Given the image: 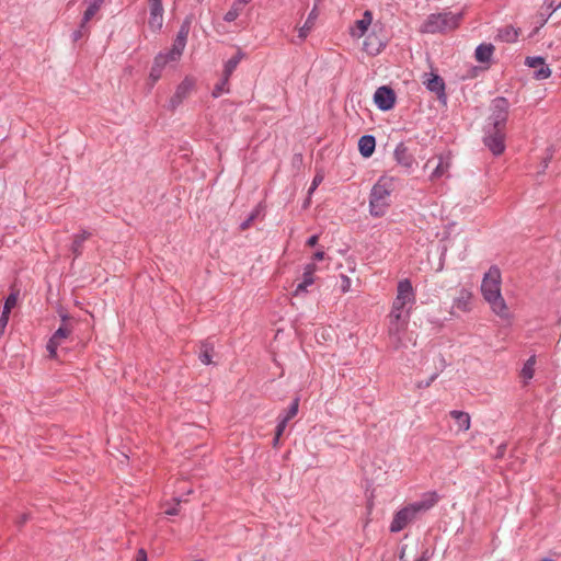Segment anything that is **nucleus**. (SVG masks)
Masks as SVG:
<instances>
[{"label": "nucleus", "instance_id": "obj_16", "mask_svg": "<svg viewBox=\"0 0 561 561\" xmlns=\"http://www.w3.org/2000/svg\"><path fill=\"white\" fill-rule=\"evenodd\" d=\"M449 415L455 420L457 425V433H463L470 430L471 417L469 413L458 410H453Z\"/></svg>", "mask_w": 561, "mask_h": 561}, {"label": "nucleus", "instance_id": "obj_8", "mask_svg": "<svg viewBox=\"0 0 561 561\" xmlns=\"http://www.w3.org/2000/svg\"><path fill=\"white\" fill-rule=\"evenodd\" d=\"M450 167V157L449 154H438L427 160L425 163V169L433 168L430 180L436 181L447 174Z\"/></svg>", "mask_w": 561, "mask_h": 561}, {"label": "nucleus", "instance_id": "obj_36", "mask_svg": "<svg viewBox=\"0 0 561 561\" xmlns=\"http://www.w3.org/2000/svg\"><path fill=\"white\" fill-rule=\"evenodd\" d=\"M298 405H299V401H298V399H295L293 401V403L290 404L286 415L283 419L286 420V421H289L294 416H296V414L298 413Z\"/></svg>", "mask_w": 561, "mask_h": 561}, {"label": "nucleus", "instance_id": "obj_19", "mask_svg": "<svg viewBox=\"0 0 561 561\" xmlns=\"http://www.w3.org/2000/svg\"><path fill=\"white\" fill-rule=\"evenodd\" d=\"M394 159L398 162V164L404 167L405 169H411L414 159L411 154L408 153L407 148L403 145H399L394 150Z\"/></svg>", "mask_w": 561, "mask_h": 561}, {"label": "nucleus", "instance_id": "obj_1", "mask_svg": "<svg viewBox=\"0 0 561 561\" xmlns=\"http://www.w3.org/2000/svg\"><path fill=\"white\" fill-rule=\"evenodd\" d=\"M483 298L490 305L492 311L504 320L511 319L510 309L501 294V272L492 266L484 275L481 284Z\"/></svg>", "mask_w": 561, "mask_h": 561}, {"label": "nucleus", "instance_id": "obj_47", "mask_svg": "<svg viewBox=\"0 0 561 561\" xmlns=\"http://www.w3.org/2000/svg\"><path fill=\"white\" fill-rule=\"evenodd\" d=\"M430 560V553L428 550H425L422 556L416 559L415 561H428Z\"/></svg>", "mask_w": 561, "mask_h": 561}, {"label": "nucleus", "instance_id": "obj_48", "mask_svg": "<svg viewBox=\"0 0 561 561\" xmlns=\"http://www.w3.org/2000/svg\"><path fill=\"white\" fill-rule=\"evenodd\" d=\"M313 259L317 260V261H322L324 259V252L323 251H318L313 254Z\"/></svg>", "mask_w": 561, "mask_h": 561}, {"label": "nucleus", "instance_id": "obj_28", "mask_svg": "<svg viewBox=\"0 0 561 561\" xmlns=\"http://www.w3.org/2000/svg\"><path fill=\"white\" fill-rule=\"evenodd\" d=\"M499 37L507 43L515 42L518 37V31L512 26H506L499 32Z\"/></svg>", "mask_w": 561, "mask_h": 561}, {"label": "nucleus", "instance_id": "obj_39", "mask_svg": "<svg viewBox=\"0 0 561 561\" xmlns=\"http://www.w3.org/2000/svg\"><path fill=\"white\" fill-rule=\"evenodd\" d=\"M9 317H10V314L9 313H4V312H2L1 316H0V336H2L4 331H5V328H7L8 322H9Z\"/></svg>", "mask_w": 561, "mask_h": 561}, {"label": "nucleus", "instance_id": "obj_38", "mask_svg": "<svg viewBox=\"0 0 561 561\" xmlns=\"http://www.w3.org/2000/svg\"><path fill=\"white\" fill-rule=\"evenodd\" d=\"M162 75V69L156 68L154 66L151 67L149 79L152 81V83H156Z\"/></svg>", "mask_w": 561, "mask_h": 561}, {"label": "nucleus", "instance_id": "obj_22", "mask_svg": "<svg viewBox=\"0 0 561 561\" xmlns=\"http://www.w3.org/2000/svg\"><path fill=\"white\" fill-rule=\"evenodd\" d=\"M316 270H317V266L313 263L308 264L306 266L305 272H304V280L300 284H298L296 291H295L296 295H298L300 291H305L308 286L313 284V282H314L313 274H314Z\"/></svg>", "mask_w": 561, "mask_h": 561}, {"label": "nucleus", "instance_id": "obj_53", "mask_svg": "<svg viewBox=\"0 0 561 561\" xmlns=\"http://www.w3.org/2000/svg\"><path fill=\"white\" fill-rule=\"evenodd\" d=\"M248 226H249V222H244V224L242 225V229H245Z\"/></svg>", "mask_w": 561, "mask_h": 561}, {"label": "nucleus", "instance_id": "obj_25", "mask_svg": "<svg viewBox=\"0 0 561 561\" xmlns=\"http://www.w3.org/2000/svg\"><path fill=\"white\" fill-rule=\"evenodd\" d=\"M243 57V53L239 49L237 54L225 64L224 75L230 77Z\"/></svg>", "mask_w": 561, "mask_h": 561}, {"label": "nucleus", "instance_id": "obj_46", "mask_svg": "<svg viewBox=\"0 0 561 561\" xmlns=\"http://www.w3.org/2000/svg\"><path fill=\"white\" fill-rule=\"evenodd\" d=\"M348 287H350V278L344 276L343 277V286H342L343 291H347Z\"/></svg>", "mask_w": 561, "mask_h": 561}, {"label": "nucleus", "instance_id": "obj_7", "mask_svg": "<svg viewBox=\"0 0 561 561\" xmlns=\"http://www.w3.org/2000/svg\"><path fill=\"white\" fill-rule=\"evenodd\" d=\"M492 114L490 119L493 129H505V124L508 117V102L504 98H496L491 105Z\"/></svg>", "mask_w": 561, "mask_h": 561}, {"label": "nucleus", "instance_id": "obj_12", "mask_svg": "<svg viewBox=\"0 0 561 561\" xmlns=\"http://www.w3.org/2000/svg\"><path fill=\"white\" fill-rule=\"evenodd\" d=\"M504 129H492L484 139L485 146L494 153L501 154L505 150Z\"/></svg>", "mask_w": 561, "mask_h": 561}, {"label": "nucleus", "instance_id": "obj_11", "mask_svg": "<svg viewBox=\"0 0 561 561\" xmlns=\"http://www.w3.org/2000/svg\"><path fill=\"white\" fill-rule=\"evenodd\" d=\"M374 102L382 111L392 108L396 102L393 90L386 85L378 88L374 94Z\"/></svg>", "mask_w": 561, "mask_h": 561}, {"label": "nucleus", "instance_id": "obj_6", "mask_svg": "<svg viewBox=\"0 0 561 561\" xmlns=\"http://www.w3.org/2000/svg\"><path fill=\"white\" fill-rule=\"evenodd\" d=\"M415 302V293L409 279H401L398 283L397 296L392 302L391 311L405 312L407 306H412Z\"/></svg>", "mask_w": 561, "mask_h": 561}, {"label": "nucleus", "instance_id": "obj_4", "mask_svg": "<svg viewBox=\"0 0 561 561\" xmlns=\"http://www.w3.org/2000/svg\"><path fill=\"white\" fill-rule=\"evenodd\" d=\"M388 318V336L390 344L394 350H399L405 346L403 341V334L408 330L410 320V309H408L405 312L390 311Z\"/></svg>", "mask_w": 561, "mask_h": 561}, {"label": "nucleus", "instance_id": "obj_32", "mask_svg": "<svg viewBox=\"0 0 561 561\" xmlns=\"http://www.w3.org/2000/svg\"><path fill=\"white\" fill-rule=\"evenodd\" d=\"M100 8H101L100 5L88 3V8L84 11L83 20L81 23L82 28L85 26V23H88L96 14V12L100 10Z\"/></svg>", "mask_w": 561, "mask_h": 561}, {"label": "nucleus", "instance_id": "obj_35", "mask_svg": "<svg viewBox=\"0 0 561 561\" xmlns=\"http://www.w3.org/2000/svg\"><path fill=\"white\" fill-rule=\"evenodd\" d=\"M188 32H190V25L188 23H184L179 33H178V36L175 38V41L178 42H181L182 44H185L186 45V41H187V36H188Z\"/></svg>", "mask_w": 561, "mask_h": 561}, {"label": "nucleus", "instance_id": "obj_18", "mask_svg": "<svg viewBox=\"0 0 561 561\" xmlns=\"http://www.w3.org/2000/svg\"><path fill=\"white\" fill-rule=\"evenodd\" d=\"M375 147L376 140L373 136L365 135L359 138L358 150L363 157L369 158L374 153Z\"/></svg>", "mask_w": 561, "mask_h": 561}, {"label": "nucleus", "instance_id": "obj_31", "mask_svg": "<svg viewBox=\"0 0 561 561\" xmlns=\"http://www.w3.org/2000/svg\"><path fill=\"white\" fill-rule=\"evenodd\" d=\"M185 46H186L185 44L174 41L172 48L168 53L169 58L173 61H178L181 58Z\"/></svg>", "mask_w": 561, "mask_h": 561}, {"label": "nucleus", "instance_id": "obj_21", "mask_svg": "<svg viewBox=\"0 0 561 561\" xmlns=\"http://www.w3.org/2000/svg\"><path fill=\"white\" fill-rule=\"evenodd\" d=\"M364 49L368 55H377L381 51L383 46L382 42L377 35L369 34L364 41Z\"/></svg>", "mask_w": 561, "mask_h": 561}, {"label": "nucleus", "instance_id": "obj_26", "mask_svg": "<svg viewBox=\"0 0 561 561\" xmlns=\"http://www.w3.org/2000/svg\"><path fill=\"white\" fill-rule=\"evenodd\" d=\"M493 46L492 45H485L482 44L477 47L476 49V58L480 62L489 61L492 54H493Z\"/></svg>", "mask_w": 561, "mask_h": 561}, {"label": "nucleus", "instance_id": "obj_41", "mask_svg": "<svg viewBox=\"0 0 561 561\" xmlns=\"http://www.w3.org/2000/svg\"><path fill=\"white\" fill-rule=\"evenodd\" d=\"M288 421L282 419L280 422L278 423L277 427H276V436L277 437H280L282 434L284 433L285 428H286V425H287Z\"/></svg>", "mask_w": 561, "mask_h": 561}, {"label": "nucleus", "instance_id": "obj_30", "mask_svg": "<svg viewBox=\"0 0 561 561\" xmlns=\"http://www.w3.org/2000/svg\"><path fill=\"white\" fill-rule=\"evenodd\" d=\"M229 78L230 77H226L225 75H222L221 80L215 85V88L213 90L211 94L214 98H218L221 94L229 92V88H228Z\"/></svg>", "mask_w": 561, "mask_h": 561}, {"label": "nucleus", "instance_id": "obj_51", "mask_svg": "<svg viewBox=\"0 0 561 561\" xmlns=\"http://www.w3.org/2000/svg\"><path fill=\"white\" fill-rule=\"evenodd\" d=\"M165 514H168V515H176L178 514V510L175 507H173L171 510L165 511Z\"/></svg>", "mask_w": 561, "mask_h": 561}, {"label": "nucleus", "instance_id": "obj_45", "mask_svg": "<svg viewBox=\"0 0 561 561\" xmlns=\"http://www.w3.org/2000/svg\"><path fill=\"white\" fill-rule=\"evenodd\" d=\"M318 239H319L318 236L314 234L308 239L307 244L309 247H314L318 242Z\"/></svg>", "mask_w": 561, "mask_h": 561}, {"label": "nucleus", "instance_id": "obj_10", "mask_svg": "<svg viewBox=\"0 0 561 561\" xmlns=\"http://www.w3.org/2000/svg\"><path fill=\"white\" fill-rule=\"evenodd\" d=\"M195 88V79L193 77H185L184 80L176 87V90L170 99V107L175 110L185 99H187Z\"/></svg>", "mask_w": 561, "mask_h": 561}, {"label": "nucleus", "instance_id": "obj_9", "mask_svg": "<svg viewBox=\"0 0 561 561\" xmlns=\"http://www.w3.org/2000/svg\"><path fill=\"white\" fill-rule=\"evenodd\" d=\"M62 324L53 334V336L47 343V351L51 358H55L57 356L58 346L61 345L62 342L67 340L72 332V327L66 322V317L62 318Z\"/></svg>", "mask_w": 561, "mask_h": 561}, {"label": "nucleus", "instance_id": "obj_15", "mask_svg": "<svg viewBox=\"0 0 561 561\" xmlns=\"http://www.w3.org/2000/svg\"><path fill=\"white\" fill-rule=\"evenodd\" d=\"M373 16L369 11H366L363 14V18L360 20H357L355 22L354 27L351 30V35L355 38H360L364 36V34L367 32L369 25L371 24Z\"/></svg>", "mask_w": 561, "mask_h": 561}, {"label": "nucleus", "instance_id": "obj_42", "mask_svg": "<svg viewBox=\"0 0 561 561\" xmlns=\"http://www.w3.org/2000/svg\"><path fill=\"white\" fill-rule=\"evenodd\" d=\"M437 378V373H434L426 381H420V388H427L432 385V382Z\"/></svg>", "mask_w": 561, "mask_h": 561}, {"label": "nucleus", "instance_id": "obj_23", "mask_svg": "<svg viewBox=\"0 0 561 561\" xmlns=\"http://www.w3.org/2000/svg\"><path fill=\"white\" fill-rule=\"evenodd\" d=\"M248 2L249 0H236L228 12L225 14L224 20L227 22H233L237 20Z\"/></svg>", "mask_w": 561, "mask_h": 561}, {"label": "nucleus", "instance_id": "obj_2", "mask_svg": "<svg viewBox=\"0 0 561 561\" xmlns=\"http://www.w3.org/2000/svg\"><path fill=\"white\" fill-rule=\"evenodd\" d=\"M396 183V178L390 175H382L375 183L369 194V213L371 216L382 217L387 213Z\"/></svg>", "mask_w": 561, "mask_h": 561}, {"label": "nucleus", "instance_id": "obj_50", "mask_svg": "<svg viewBox=\"0 0 561 561\" xmlns=\"http://www.w3.org/2000/svg\"><path fill=\"white\" fill-rule=\"evenodd\" d=\"M103 1L104 0H87V3H92L101 7Z\"/></svg>", "mask_w": 561, "mask_h": 561}, {"label": "nucleus", "instance_id": "obj_40", "mask_svg": "<svg viewBox=\"0 0 561 561\" xmlns=\"http://www.w3.org/2000/svg\"><path fill=\"white\" fill-rule=\"evenodd\" d=\"M82 244L83 243L81 242V240H79L75 237L73 242H72V252L75 253V255L80 254Z\"/></svg>", "mask_w": 561, "mask_h": 561}, {"label": "nucleus", "instance_id": "obj_34", "mask_svg": "<svg viewBox=\"0 0 561 561\" xmlns=\"http://www.w3.org/2000/svg\"><path fill=\"white\" fill-rule=\"evenodd\" d=\"M172 60L169 58L168 53L167 54H159L156 56L153 65L156 68L162 69L167 66V64L171 62Z\"/></svg>", "mask_w": 561, "mask_h": 561}, {"label": "nucleus", "instance_id": "obj_54", "mask_svg": "<svg viewBox=\"0 0 561 561\" xmlns=\"http://www.w3.org/2000/svg\"><path fill=\"white\" fill-rule=\"evenodd\" d=\"M541 561H553L552 559H549V558H545L542 559Z\"/></svg>", "mask_w": 561, "mask_h": 561}, {"label": "nucleus", "instance_id": "obj_33", "mask_svg": "<svg viewBox=\"0 0 561 561\" xmlns=\"http://www.w3.org/2000/svg\"><path fill=\"white\" fill-rule=\"evenodd\" d=\"M18 297H19V293H11L5 301H4V306H3V310L2 312L4 313H9L11 312V310L16 306L18 304Z\"/></svg>", "mask_w": 561, "mask_h": 561}, {"label": "nucleus", "instance_id": "obj_44", "mask_svg": "<svg viewBox=\"0 0 561 561\" xmlns=\"http://www.w3.org/2000/svg\"><path fill=\"white\" fill-rule=\"evenodd\" d=\"M147 560H148V558H147V552L145 551V549H139L135 561H147Z\"/></svg>", "mask_w": 561, "mask_h": 561}, {"label": "nucleus", "instance_id": "obj_29", "mask_svg": "<svg viewBox=\"0 0 561 561\" xmlns=\"http://www.w3.org/2000/svg\"><path fill=\"white\" fill-rule=\"evenodd\" d=\"M211 357L213 346H210L208 343H203L199 352V360L205 365H209L211 364Z\"/></svg>", "mask_w": 561, "mask_h": 561}, {"label": "nucleus", "instance_id": "obj_52", "mask_svg": "<svg viewBox=\"0 0 561 561\" xmlns=\"http://www.w3.org/2000/svg\"><path fill=\"white\" fill-rule=\"evenodd\" d=\"M278 440H279V437H277V436L275 435V438H274V446H277Z\"/></svg>", "mask_w": 561, "mask_h": 561}, {"label": "nucleus", "instance_id": "obj_14", "mask_svg": "<svg viewBox=\"0 0 561 561\" xmlns=\"http://www.w3.org/2000/svg\"><path fill=\"white\" fill-rule=\"evenodd\" d=\"M526 65L534 69H538L536 71L537 79H547L551 76L550 68L545 65L543 59L541 57H527Z\"/></svg>", "mask_w": 561, "mask_h": 561}, {"label": "nucleus", "instance_id": "obj_5", "mask_svg": "<svg viewBox=\"0 0 561 561\" xmlns=\"http://www.w3.org/2000/svg\"><path fill=\"white\" fill-rule=\"evenodd\" d=\"M459 14L451 12L431 14L422 25L424 33L447 32L456 28L460 21Z\"/></svg>", "mask_w": 561, "mask_h": 561}, {"label": "nucleus", "instance_id": "obj_13", "mask_svg": "<svg viewBox=\"0 0 561 561\" xmlns=\"http://www.w3.org/2000/svg\"><path fill=\"white\" fill-rule=\"evenodd\" d=\"M150 16L148 24L153 30H160L163 24V8L160 0H149Z\"/></svg>", "mask_w": 561, "mask_h": 561}, {"label": "nucleus", "instance_id": "obj_20", "mask_svg": "<svg viewBox=\"0 0 561 561\" xmlns=\"http://www.w3.org/2000/svg\"><path fill=\"white\" fill-rule=\"evenodd\" d=\"M318 15H319V13H318L317 8H313L311 10V12L309 13L305 24L301 27H299L298 37L301 41L306 39V37L309 35V33L313 28V26L316 24V20L318 19Z\"/></svg>", "mask_w": 561, "mask_h": 561}, {"label": "nucleus", "instance_id": "obj_27", "mask_svg": "<svg viewBox=\"0 0 561 561\" xmlns=\"http://www.w3.org/2000/svg\"><path fill=\"white\" fill-rule=\"evenodd\" d=\"M535 365H536V357L530 356L527 362L524 364V367L520 371V375L524 379L530 380L534 377L535 374Z\"/></svg>", "mask_w": 561, "mask_h": 561}, {"label": "nucleus", "instance_id": "obj_24", "mask_svg": "<svg viewBox=\"0 0 561 561\" xmlns=\"http://www.w3.org/2000/svg\"><path fill=\"white\" fill-rule=\"evenodd\" d=\"M424 84L426 85V88L430 91L435 92L436 94H440L444 92V88H445L444 81L437 75H431V78H428L426 81H424Z\"/></svg>", "mask_w": 561, "mask_h": 561}, {"label": "nucleus", "instance_id": "obj_43", "mask_svg": "<svg viewBox=\"0 0 561 561\" xmlns=\"http://www.w3.org/2000/svg\"><path fill=\"white\" fill-rule=\"evenodd\" d=\"M546 3L553 11L561 8V0H546Z\"/></svg>", "mask_w": 561, "mask_h": 561}, {"label": "nucleus", "instance_id": "obj_17", "mask_svg": "<svg viewBox=\"0 0 561 561\" xmlns=\"http://www.w3.org/2000/svg\"><path fill=\"white\" fill-rule=\"evenodd\" d=\"M472 294L468 289H461L458 293V296L454 300V308L462 311L468 312L470 311V305H471Z\"/></svg>", "mask_w": 561, "mask_h": 561}, {"label": "nucleus", "instance_id": "obj_37", "mask_svg": "<svg viewBox=\"0 0 561 561\" xmlns=\"http://www.w3.org/2000/svg\"><path fill=\"white\" fill-rule=\"evenodd\" d=\"M323 179H324V175L322 172H317V174L314 175L313 180H312V183H311V186L309 187V195H311L316 188L323 182Z\"/></svg>", "mask_w": 561, "mask_h": 561}, {"label": "nucleus", "instance_id": "obj_49", "mask_svg": "<svg viewBox=\"0 0 561 561\" xmlns=\"http://www.w3.org/2000/svg\"><path fill=\"white\" fill-rule=\"evenodd\" d=\"M89 236L90 234L88 232H83L81 234L76 236V238L81 240V242L83 243L89 238Z\"/></svg>", "mask_w": 561, "mask_h": 561}, {"label": "nucleus", "instance_id": "obj_3", "mask_svg": "<svg viewBox=\"0 0 561 561\" xmlns=\"http://www.w3.org/2000/svg\"><path fill=\"white\" fill-rule=\"evenodd\" d=\"M437 503L435 493L427 494L422 501L409 504L398 511L390 524L391 533H399L416 518L421 512H425Z\"/></svg>", "mask_w": 561, "mask_h": 561}]
</instances>
